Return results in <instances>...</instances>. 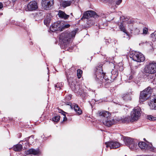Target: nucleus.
Masks as SVG:
<instances>
[{"label": "nucleus", "mask_w": 156, "mask_h": 156, "mask_svg": "<svg viewBox=\"0 0 156 156\" xmlns=\"http://www.w3.org/2000/svg\"><path fill=\"white\" fill-rule=\"evenodd\" d=\"M50 29L52 32L57 30L61 31V22L58 21L54 23L50 26Z\"/></svg>", "instance_id": "obj_10"}, {"label": "nucleus", "mask_w": 156, "mask_h": 156, "mask_svg": "<svg viewBox=\"0 0 156 156\" xmlns=\"http://www.w3.org/2000/svg\"><path fill=\"white\" fill-rule=\"evenodd\" d=\"M69 85H70V87L73 90H75L76 89V86L75 85V84L74 83L72 82V83L70 84H69Z\"/></svg>", "instance_id": "obj_29"}, {"label": "nucleus", "mask_w": 156, "mask_h": 156, "mask_svg": "<svg viewBox=\"0 0 156 156\" xmlns=\"http://www.w3.org/2000/svg\"><path fill=\"white\" fill-rule=\"evenodd\" d=\"M106 147H110V149L117 148L120 147V144L117 142L111 141L105 143Z\"/></svg>", "instance_id": "obj_12"}, {"label": "nucleus", "mask_w": 156, "mask_h": 156, "mask_svg": "<svg viewBox=\"0 0 156 156\" xmlns=\"http://www.w3.org/2000/svg\"><path fill=\"white\" fill-rule=\"evenodd\" d=\"M122 2V0H118V1H116V4L117 5H119Z\"/></svg>", "instance_id": "obj_35"}, {"label": "nucleus", "mask_w": 156, "mask_h": 156, "mask_svg": "<svg viewBox=\"0 0 156 156\" xmlns=\"http://www.w3.org/2000/svg\"><path fill=\"white\" fill-rule=\"evenodd\" d=\"M58 0V1H59V2H60V1H61V0Z\"/></svg>", "instance_id": "obj_43"}, {"label": "nucleus", "mask_w": 156, "mask_h": 156, "mask_svg": "<svg viewBox=\"0 0 156 156\" xmlns=\"http://www.w3.org/2000/svg\"><path fill=\"white\" fill-rule=\"evenodd\" d=\"M129 22L130 23H131V20H129Z\"/></svg>", "instance_id": "obj_42"}, {"label": "nucleus", "mask_w": 156, "mask_h": 156, "mask_svg": "<svg viewBox=\"0 0 156 156\" xmlns=\"http://www.w3.org/2000/svg\"><path fill=\"white\" fill-rule=\"evenodd\" d=\"M147 119L151 121L156 120V117H154L151 115H149L147 117Z\"/></svg>", "instance_id": "obj_28"}, {"label": "nucleus", "mask_w": 156, "mask_h": 156, "mask_svg": "<svg viewBox=\"0 0 156 156\" xmlns=\"http://www.w3.org/2000/svg\"><path fill=\"white\" fill-rule=\"evenodd\" d=\"M148 32V29L146 27H145L143 29V34H146Z\"/></svg>", "instance_id": "obj_32"}, {"label": "nucleus", "mask_w": 156, "mask_h": 156, "mask_svg": "<svg viewBox=\"0 0 156 156\" xmlns=\"http://www.w3.org/2000/svg\"><path fill=\"white\" fill-rule=\"evenodd\" d=\"M58 110H59L58 112L59 113H62L61 115L63 116V121H66L67 120V119L66 117V115H65V114H64V113H65V112H64V111H62L61 109H58Z\"/></svg>", "instance_id": "obj_25"}, {"label": "nucleus", "mask_w": 156, "mask_h": 156, "mask_svg": "<svg viewBox=\"0 0 156 156\" xmlns=\"http://www.w3.org/2000/svg\"><path fill=\"white\" fill-rule=\"evenodd\" d=\"M136 31L137 32V33H138L139 32V30L137 29H136Z\"/></svg>", "instance_id": "obj_41"}, {"label": "nucleus", "mask_w": 156, "mask_h": 156, "mask_svg": "<svg viewBox=\"0 0 156 156\" xmlns=\"http://www.w3.org/2000/svg\"><path fill=\"white\" fill-rule=\"evenodd\" d=\"M70 107L71 109H73L75 112L78 114V115H81L82 113V111L78 105L73 104L70 105Z\"/></svg>", "instance_id": "obj_16"}, {"label": "nucleus", "mask_w": 156, "mask_h": 156, "mask_svg": "<svg viewBox=\"0 0 156 156\" xmlns=\"http://www.w3.org/2000/svg\"><path fill=\"white\" fill-rule=\"evenodd\" d=\"M123 140L126 145L130 149L133 150L137 148V142L136 140L129 137H126Z\"/></svg>", "instance_id": "obj_4"}, {"label": "nucleus", "mask_w": 156, "mask_h": 156, "mask_svg": "<svg viewBox=\"0 0 156 156\" xmlns=\"http://www.w3.org/2000/svg\"><path fill=\"white\" fill-rule=\"evenodd\" d=\"M133 78V76H132V75H131L129 77V80L132 79Z\"/></svg>", "instance_id": "obj_38"}, {"label": "nucleus", "mask_w": 156, "mask_h": 156, "mask_svg": "<svg viewBox=\"0 0 156 156\" xmlns=\"http://www.w3.org/2000/svg\"><path fill=\"white\" fill-rule=\"evenodd\" d=\"M82 71L80 69H78L77 70V76L79 79L80 78L82 73Z\"/></svg>", "instance_id": "obj_26"}, {"label": "nucleus", "mask_w": 156, "mask_h": 156, "mask_svg": "<svg viewBox=\"0 0 156 156\" xmlns=\"http://www.w3.org/2000/svg\"><path fill=\"white\" fill-rule=\"evenodd\" d=\"M153 100L156 103V98H153Z\"/></svg>", "instance_id": "obj_40"}, {"label": "nucleus", "mask_w": 156, "mask_h": 156, "mask_svg": "<svg viewBox=\"0 0 156 156\" xmlns=\"http://www.w3.org/2000/svg\"><path fill=\"white\" fill-rule=\"evenodd\" d=\"M47 18L44 20V23L47 26H48L50 22L51 18L48 16H47Z\"/></svg>", "instance_id": "obj_24"}, {"label": "nucleus", "mask_w": 156, "mask_h": 156, "mask_svg": "<svg viewBox=\"0 0 156 156\" xmlns=\"http://www.w3.org/2000/svg\"><path fill=\"white\" fill-rule=\"evenodd\" d=\"M94 77L98 83L101 84L104 82L106 80L105 73L103 72L102 69L97 68L95 72Z\"/></svg>", "instance_id": "obj_3"}, {"label": "nucleus", "mask_w": 156, "mask_h": 156, "mask_svg": "<svg viewBox=\"0 0 156 156\" xmlns=\"http://www.w3.org/2000/svg\"><path fill=\"white\" fill-rule=\"evenodd\" d=\"M58 15L60 18L64 20L67 19L69 16V15L66 14L64 12L61 10L59 11Z\"/></svg>", "instance_id": "obj_17"}, {"label": "nucleus", "mask_w": 156, "mask_h": 156, "mask_svg": "<svg viewBox=\"0 0 156 156\" xmlns=\"http://www.w3.org/2000/svg\"><path fill=\"white\" fill-rule=\"evenodd\" d=\"M138 67V66H136L133 67V68L131 69V73L132 74H134L136 73L135 70H134V69H137Z\"/></svg>", "instance_id": "obj_30"}, {"label": "nucleus", "mask_w": 156, "mask_h": 156, "mask_svg": "<svg viewBox=\"0 0 156 156\" xmlns=\"http://www.w3.org/2000/svg\"><path fill=\"white\" fill-rule=\"evenodd\" d=\"M39 151L38 149L35 150L32 148L28 150L25 151L24 153L26 155L32 154L34 155H37L39 154Z\"/></svg>", "instance_id": "obj_15"}, {"label": "nucleus", "mask_w": 156, "mask_h": 156, "mask_svg": "<svg viewBox=\"0 0 156 156\" xmlns=\"http://www.w3.org/2000/svg\"><path fill=\"white\" fill-rule=\"evenodd\" d=\"M141 109L139 107H135L131 112L130 114V121L133 122L137 120L140 115Z\"/></svg>", "instance_id": "obj_7"}, {"label": "nucleus", "mask_w": 156, "mask_h": 156, "mask_svg": "<svg viewBox=\"0 0 156 156\" xmlns=\"http://www.w3.org/2000/svg\"><path fill=\"white\" fill-rule=\"evenodd\" d=\"M62 83L60 84V83H57L55 85V87L57 88H59V90L61 89V86H62Z\"/></svg>", "instance_id": "obj_31"}, {"label": "nucleus", "mask_w": 156, "mask_h": 156, "mask_svg": "<svg viewBox=\"0 0 156 156\" xmlns=\"http://www.w3.org/2000/svg\"><path fill=\"white\" fill-rule=\"evenodd\" d=\"M60 116H56L53 117L52 118V120L53 121L55 122H58L60 120Z\"/></svg>", "instance_id": "obj_27"}, {"label": "nucleus", "mask_w": 156, "mask_h": 156, "mask_svg": "<svg viewBox=\"0 0 156 156\" xmlns=\"http://www.w3.org/2000/svg\"><path fill=\"white\" fill-rule=\"evenodd\" d=\"M98 16V15L94 11L90 10L87 11L85 12L83 14V17L85 18L88 19L90 17H93L95 18Z\"/></svg>", "instance_id": "obj_9"}, {"label": "nucleus", "mask_w": 156, "mask_h": 156, "mask_svg": "<svg viewBox=\"0 0 156 156\" xmlns=\"http://www.w3.org/2000/svg\"><path fill=\"white\" fill-rule=\"evenodd\" d=\"M144 72L149 74H154L156 72V62H151L145 67Z\"/></svg>", "instance_id": "obj_6"}, {"label": "nucleus", "mask_w": 156, "mask_h": 156, "mask_svg": "<svg viewBox=\"0 0 156 156\" xmlns=\"http://www.w3.org/2000/svg\"><path fill=\"white\" fill-rule=\"evenodd\" d=\"M3 7L2 4L0 2V9H2Z\"/></svg>", "instance_id": "obj_36"}, {"label": "nucleus", "mask_w": 156, "mask_h": 156, "mask_svg": "<svg viewBox=\"0 0 156 156\" xmlns=\"http://www.w3.org/2000/svg\"><path fill=\"white\" fill-rule=\"evenodd\" d=\"M71 97L70 96H68V97H67L66 99H67L68 100H70L71 99Z\"/></svg>", "instance_id": "obj_37"}, {"label": "nucleus", "mask_w": 156, "mask_h": 156, "mask_svg": "<svg viewBox=\"0 0 156 156\" xmlns=\"http://www.w3.org/2000/svg\"><path fill=\"white\" fill-rule=\"evenodd\" d=\"M119 27L120 29L122 31H123L127 34H128L126 30L125 29V27L124 26V24L123 23H120V24L119 26Z\"/></svg>", "instance_id": "obj_23"}, {"label": "nucleus", "mask_w": 156, "mask_h": 156, "mask_svg": "<svg viewBox=\"0 0 156 156\" xmlns=\"http://www.w3.org/2000/svg\"><path fill=\"white\" fill-rule=\"evenodd\" d=\"M130 57L134 61L138 62H143L145 59L144 55L139 52H135L132 53Z\"/></svg>", "instance_id": "obj_8"}, {"label": "nucleus", "mask_w": 156, "mask_h": 156, "mask_svg": "<svg viewBox=\"0 0 156 156\" xmlns=\"http://www.w3.org/2000/svg\"><path fill=\"white\" fill-rule=\"evenodd\" d=\"M38 8L37 3L35 1L30 2L27 5V8L28 9L27 11H30L35 10Z\"/></svg>", "instance_id": "obj_11"}, {"label": "nucleus", "mask_w": 156, "mask_h": 156, "mask_svg": "<svg viewBox=\"0 0 156 156\" xmlns=\"http://www.w3.org/2000/svg\"><path fill=\"white\" fill-rule=\"evenodd\" d=\"M23 146L21 144H17L14 145L12 148L13 150L16 151H20L22 149Z\"/></svg>", "instance_id": "obj_20"}, {"label": "nucleus", "mask_w": 156, "mask_h": 156, "mask_svg": "<svg viewBox=\"0 0 156 156\" xmlns=\"http://www.w3.org/2000/svg\"><path fill=\"white\" fill-rule=\"evenodd\" d=\"M67 103H68V102H67ZM67 104L68 105H69V104H68V103H67Z\"/></svg>", "instance_id": "obj_44"}, {"label": "nucleus", "mask_w": 156, "mask_h": 156, "mask_svg": "<svg viewBox=\"0 0 156 156\" xmlns=\"http://www.w3.org/2000/svg\"><path fill=\"white\" fill-rule=\"evenodd\" d=\"M138 145L140 148L142 150H149L152 151L153 150V148L149 146L144 142H140L138 143Z\"/></svg>", "instance_id": "obj_14"}, {"label": "nucleus", "mask_w": 156, "mask_h": 156, "mask_svg": "<svg viewBox=\"0 0 156 156\" xmlns=\"http://www.w3.org/2000/svg\"><path fill=\"white\" fill-rule=\"evenodd\" d=\"M152 92L150 87H148L141 92L140 96L139 102H142L147 100L150 97Z\"/></svg>", "instance_id": "obj_5"}, {"label": "nucleus", "mask_w": 156, "mask_h": 156, "mask_svg": "<svg viewBox=\"0 0 156 156\" xmlns=\"http://www.w3.org/2000/svg\"><path fill=\"white\" fill-rule=\"evenodd\" d=\"M151 37L156 40V31L151 34Z\"/></svg>", "instance_id": "obj_33"}, {"label": "nucleus", "mask_w": 156, "mask_h": 156, "mask_svg": "<svg viewBox=\"0 0 156 156\" xmlns=\"http://www.w3.org/2000/svg\"><path fill=\"white\" fill-rule=\"evenodd\" d=\"M34 139V136H31L29 138L28 140V142L29 143H31V142H30V140H32Z\"/></svg>", "instance_id": "obj_34"}, {"label": "nucleus", "mask_w": 156, "mask_h": 156, "mask_svg": "<svg viewBox=\"0 0 156 156\" xmlns=\"http://www.w3.org/2000/svg\"><path fill=\"white\" fill-rule=\"evenodd\" d=\"M53 4V0H42V5L46 9H48Z\"/></svg>", "instance_id": "obj_13"}, {"label": "nucleus", "mask_w": 156, "mask_h": 156, "mask_svg": "<svg viewBox=\"0 0 156 156\" xmlns=\"http://www.w3.org/2000/svg\"><path fill=\"white\" fill-rule=\"evenodd\" d=\"M70 26L69 24H64L63 22H61V31L64 29L69 27Z\"/></svg>", "instance_id": "obj_22"}, {"label": "nucleus", "mask_w": 156, "mask_h": 156, "mask_svg": "<svg viewBox=\"0 0 156 156\" xmlns=\"http://www.w3.org/2000/svg\"><path fill=\"white\" fill-rule=\"evenodd\" d=\"M17 0H12L13 3H15Z\"/></svg>", "instance_id": "obj_39"}, {"label": "nucleus", "mask_w": 156, "mask_h": 156, "mask_svg": "<svg viewBox=\"0 0 156 156\" xmlns=\"http://www.w3.org/2000/svg\"><path fill=\"white\" fill-rule=\"evenodd\" d=\"M77 31V30H75L70 32H64L62 33L59 37L60 42L66 44L72 38L75 37Z\"/></svg>", "instance_id": "obj_1"}, {"label": "nucleus", "mask_w": 156, "mask_h": 156, "mask_svg": "<svg viewBox=\"0 0 156 156\" xmlns=\"http://www.w3.org/2000/svg\"><path fill=\"white\" fill-rule=\"evenodd\" d=\"M148 105L150 106V108L151 109L156 110V103L152 98L148 103Z\"/></svg>", "instance_id": "obj_19"}, {"label": "nucleus", "mask_w": 156, "mask_h": 156, "mask_svg": "<svg viewBox=\"0 0 156 156\" xmlns=\"http://www.w3.org/2000/svg\"><path fill=\"white\" fill-rule=\"evenodd\" d=\"M122 97L123 100L126 101H129L131 100L130 97L129 95L127 94H124L122 95Z\"/></svg>", "instance_id": "obj_21"}, {"label": "nucleus", "mask_w": 156, "mask_h": 156, "mask_svg": "<svg viewBox=\"0 0 156 156\" xmlns=\"http://www.w3.org/2000/svg\"><path fill=\"white\" fill-rule=\"evenodd\" d=\"M59 2L60 6L64 8L70 6L72 3V2L70 1H63L62 0H61Z\"/></svg>", "instance_id": "obj_18"}, {"label": "nucleus", "mask_w": 156, "mask_h": 156, "mask_svg": "<svg viewBox=\"0 0 156 156\" xmlns=\"http://www.w3.org/2000/svg\"><path fill=\"white\" fill-rule=\"evenodd\" d=\"M98 114L100 116L105 118L103 121V123L105 125L108 127H109L114 123V119L111 118H108L110 114L108 112L104 111L103 112H98Z\"/></svg>", "instance_id": "obj_2"}]
</instances>
